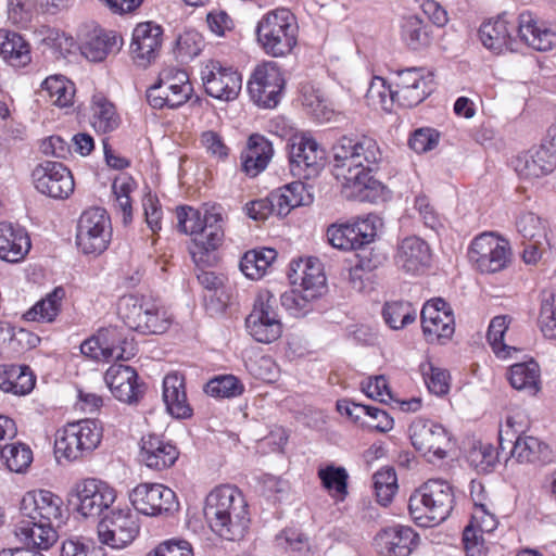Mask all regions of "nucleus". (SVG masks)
<instances>
[{
	"label": "nucleus",
	"mask_w": 556,
	"mask_h": 556,
	"mask_svg": "<svg viewBox=\"0 0 556 556\" xmlns=\"http://www.w3.org/2000/svg\"><path fill=\"white\" fill-rule=\"evenodd\" d=\"M290 170L293 176L309 179L324 166L325 150L308 136H294L289 143Z\"/></svg>",
	"instance_id": "f3484780"
},
{
	"label": "nucleus",
	"mask_w": 556,
	"mask_h": 556,
	"mask_svg": "<svg viewBox=\"0 0 556 556\" xmlns=\"http://www.w3.org/2000/svg\"><path fill=\"white\" fill-rule=\"evenodd\" d=\"M204 517L211 530L228 541L242 540L251 521L242 492L229 484L217 486L207 494Z\"/></svg>",
	"instance_id": "f03ea898"
},
{
	"label": "nucleus",
	"mask_w": 556,
	"mask_h": 556,
	"mask_svg": "<svg viewBox=\"0 0 556 556\" xmlns=\"http://www.w3.org/2000/svg\"><path fill=\"white\" fill-rule=\"evenodd\" d=\"M298 25L290 10L281 8L265 14L257 24V40L267 54L283 56L296 45Z\"/></svg>",
	"instance_id": "20e7f679"
},
{
	"label": "nucleus",
	"mask_w": 556,
	"mask_h": 556,
	"mask_svg": "<svg viewBox=\"0 0 556 556\" xmlns=\"http://www.w3.org/2000/svg\"><path fill=\"white\" fill-rule=\"evenodd\" d=\"M62 498L48 490L27 492L21 502V513L26 519L56 522L62 521Z\"/></svg>",
	"instance_id": "b1692460"
},
{
	"label": "nucleus",
	"mask_w": 556,
	"mask_h": 556,
	"mask_svg": "<svg viewBox=\"0 0 556 556\" xmlns=\"http://www.w3.org/2000/svg\"><path fill=\"white\" fill-rule=\"evenodd\" d=\"M112 239L111 219L106 211L91 207L83 212L77 223L76 244L84 254L100 255Z\"/></svg>",
	"instance_id": "6e6552de"
},
{
	"label": "nucleus",
	"mask_w": 556,
	"mask_h": 556,
	"mask_svg": "<svg viewBox=\"0 0 556 556\" xmlns=\"http://www.w3.org/2000/svg\"><path fill=\"white\" fill-rule=\"evenodd\" d=\"M517 24H510L505 15L483 23L479 29L483 46L496 53L505 50L515 51L517 43Z\"/></svg>",
	"instance_id": "bb28decb"
},
{
	"label": "nucleus",
	"mask_w": 556,
	"mask_h": 556,
	"mask_svg": "<svg viewBox=\"0 0 556 556\" xmlns=\"http://www.w3.org/2000/svg\"><path fill=\"white\" fill-rule=\"evenodd\" d=\"M516 228L526 241L541 242L546 240V226L541 217L532 212L520 214L516 220Z\"/></svg>",
	"instance_id": "13d9d810"
},
{
	"label": "nucleus",
	"mask_w": 556,
	"mask_h": 556,
	"mask_svg": "<svg viewBox=\"0 0 556 556\" xmlns=\"http://www.w3.org/2000/svg\"><path fill=\"white\" fill-rule=\"evenodd\" d=\"M207 395L230 399L241 395L244 391L242 382L233 375H223L211 379L204 388Z\"/></svg>",
	"instance_id": "6e6d98bb"
},
{
	"label": "nucleus",
	"mask_w": 556,
	"mask_h": 556,
	"mask_svg": "<svg viewBox=\"0 0 556 556\" xmlns=\"http://www.w3.org/2000/svg\"><path fill=\"white\" fill-rule=\"evenodd\" d=\"M508 379L514 389L534 395L540 389L539 364L534 361L514 364L509 368Z\"/></svg>",
	"instance_id": "c03bdc74"
},
{
	"label": "nucleus",
	"mask_w": 556,
	"mask_h": 556,
	"mask_svg": "<svg viewBox=\"0 0 556 556\" xmlns=\"http://www.w3.org/2000/svg\"><path fill=\"white\" fill-rule=\"evenodd\" d=\"M394 261L399 268L416 274L430 265L431 249L421 238L409 236L399 243Z\"/></svg>",
	"instance_id": "cd10ccee"
},
{
	"label": "nucleus",
	"mask_w": 556,
	"mask_h": 556,
	"mask_svg": "<svg viewBox=\"0 0 556 556\" xmlns=\"http://www.w3.org/2000/svg\"><path fill=\"white\" fill-rule=\"evenodd\" d=\"M315 298L307 296L303 289H292L281 294V305L293 316H304L311 309V301Z\"/></svg>",
	"instance_id": "bf43d9fd"
},
{
	"label": "nucleus",
	"mask_w": 556,
	"mask_h": 556,
	"mask_svg": "<svg viewBox=\"0 0 556 556\" xmlns=\"http://www.w3.org/2000/svg\"><path fill=\"white\" fill-rule=\"evenodd\" d=\"M468 458L478 470L489 471L497 463L498 453L492 444L479 443L469 452Z\"/></svg>",
	"instance_id": "052dcab7"
},
{
	"label": "nucleus",
	"mask_w": 556,
	"mask_h": 556,
	"mask_svg": "<svg viewBox=\"0 0 556 556\" xmlns=\"http://www.w3.org/2000/svg\"><path fill=\"white\" fill-rule=\"evenodd\" d=\"M386 87L389 89L391 100L406 108L417 105L430 92L428 81L416 68L394 73L388 80L384 79Z\"/></svg>",
	"instance_id": "6ab92c4d"
},
{
	"label": "nucleus",
	"mask_w": 556,
	"mask_h": 556,
	"mask_svg": "<svg viewBox=\"0 0 556 556\" xmlns=\"http://www.w3.org/2000/svg\"><path fill=\"white\" fill-rule=\"evenodd\" d=\"M0 458L9 470L23 472L33 462V452L20 442L5 443L0 451Z\"/></svg>",
	"instance_id": "3c124183"
},
{
	"label": "nucleus",
	"mask_w": 556,
	"mask_h": 556,
	"mask_svg": "<svg viewBox=\"0 0 556 556\" xmlns=\"http://www.w3.org/2000/svg\"><path fill=\"white\" fill-rule=\"evenodd\" d=\"M40 151L45 155H50L59 159H66L72 154V149L65 139L61 136L52 135L43 139L40 143Z\"/></svg>",
	"instance_id": "774afa93"
},
{
	"label": "nucleus",
	"mask_w": 556,
	"mask_h": 556,
	"mask_svg": "<svg viewBox=\"0 0 556 556\" xmlns=\"http://www.w3.org/2000/svg\"><path fill=\"white\" fill-rule=\"evenodd\" d=\"M178 228L184 233L197 236L203 225V216L192 207L177 210Z\"/></svg>",
	"instance_id": "680f3d73"
},
{
	"label": "nucleus",
	"mask_w": 556,
	"mask_h": 556,
	"mask_svg": "<svg viewBox=\"0 0 556 556\" xmlns=\"http://www.w3.org/2000/svg\"><path fill=\"white\" fill-rule=\"evenodd\" d=\"M510 454L520 464H547L553 458L548 444L532 435H518Z\"/></svg>",
	"instance_id": "58836bf2"
},
{
	"label": "nucleus",
	"mask_w": 556,
	"mask_h": 556,
	"mask_svg": "<svg viewBox=\"0 0 556 556\" xmlns=\"http://www.w3.org/2000/svg\"><path fill=\"white\" fill-rule=\"evenodd\" d=\"M276 304L277 300L270 292H262L255 300L252 312L245 318L247 330L257 342L270 343L282 333Z\"/></svg>",
	"instance_id": "9b49d317"
},
{
	"label": "nucleus",
	"mask_w": 556,
	"mask_h": 556,
	"mask_svg": "<svg viewBox=\"0 0 556 556\" xmlns=\"http://www.w3.org/2000/svg\"><path fill=\"white\" fill-rule=\"evenodd\" d=\"M178 456V448L160 435L148 434L140 441V459L151 469L169 468L176 463Z\"/></svg>",
	"instance_id": "a878e982"
},
{
	"label": "nucleus",
	"mask_w": 556,
	"mask_h": 556,
	"mask_svg": "<svg viewBox=\"0 0 556 556\" xmlns=\"http://www.w3.org/2000/svg\"><path fill=\"white\" fill-rule=\"evenodd\" d=\"M276 257V250L270 248L251 250L245 252L242 256L240 261V269L248 278L257 280L265 275L267 268Z\"/></svg>",
	"instance_id": "a18cd8bd"
},
{
	"label": "nucleus",
	"mask_w": 556,
	"mask_h": 556,
	"mask_svg": "<svg viewBox=\"0 0 556 556\" xmlns=\"http://www.w3.org/2000/svg\"><path fill=\"white\" fill-rule=\"evenodd\" d=\"M35 387V377L29 367L4 365L0 370V389L14 395H25Z\"/></svg>",
	"instance_id": "ea45409f"
},
{
	"label": "nucleus",
	"mask_w": 556,
	"mask_h": 556,
	"mask_svg": "<svg viewBox=\"0 0 556 556\" xmlns=\"http://www.w3.org/2000/svg\"><path fill=\"white\" fill-rule=\"evenodd\" d=\"M418 541V535L407 526L394 525L384 528V547L392 556H408Z\"/></svg>",
	"instance_id": "37998d69"
},
{
	"label": "nucleus",
	"mask_w": 556,
	"mask_h": 556,
	"mask_svg": "<svg viewBox=\"0 0 556 556\" xmlns=\"http://www.w3.org/2000/svg\"><path fill=\"white\" fill-rule=\"evenodd\" d=\"M203 86L208 96L223 100L237 99L242 88L241 75L231 67H224L217 61L208 62L201 72Z\"/></svg>",
	"instance_id": "412c9836"
},
{
	"label": "nucleus",
	"mask_w": 556,
	"mask_h": 556,
	"mask_svg": "<svg viewBox=\"0 0 556 556\" xmlns=\"http://www.w3.org/2000/svg\"><path fill=\"white\" fill-rule=\"evenodd\" d=\"M139 529L137 515L129 508L111 509L98 525V536L112 548H124L136 539Z\"/></svg>",
	"instance_id": "f8f14e48"
},
{
	"label": "nucleus",
	"mask_w": 556,
	"mask_h": 556,
	"mask_svg": "<svg viewBox=\"0 0 556 556\" xmlns=\"http://www.w3.org/2000/svg\"><path fill=\"white\" fill-rule=\"evenodd\" d=\"M497 528V519L489 511L485 503H475L470 523L463 533L464 548L467 556H485L486 547L483 533H491Z\"/></svg>",
	"instance_id": "5701e85b"
},
{
	"label": "nucleus",
	"mask_w": 556,
	"mask_h": 556,
	"mask_svg": "<svg viewBox=\"0 0 556 556\" xmlns=\"http://www.w3.org/2000/svg\"><path fill=\"white\" fill-rule=\"evenodd\" d=\"M137 378L138 375L132 367L122 364H113L104 376L112 394L125 403L137 401L142 392Z\"/></svg>",
	"instance_id": "7c9ffc66"
},
{
	"label": "nucleus",
	"mask_w": 556,
	"mask_h": 556,
	"mask_svg": "<svg viewBox=\"0 0 556 556\" xmlns=\"http://www.w3.org/2000/svg\"><path fill=\"white\" fill-rule=\"evenodd\" d=\"M289 279L292 285H296L300 281L301 289L311 298L320 295L326 287L323 265L318 258L314 257L292 262Z\"/></svg>",
	"instance_id": "c85d7f7f"
},
{
	"label": "nucleus",
	"mask_w": 556,
	"mask_h": 556,
	"mask_svg": "<svg viewBox=\"0 0 556 556\" xmlns=\"http://www.w3.org/2000/svg\"><path fill=\"white\" fill-rule=\"evenodd\" d=\"M517 40L538 51L556 46V24L540 20L532 12H522L517 21Z\"/></svg>",
	"instance_id": "4be33fe9"
},
{
	"label": "nucleus",
	"mask_w": 556,
	"mask_h": 556,
	"mask_svg": "<svg viewBox=\"0 0 556 556\" xmlns=\"http://www.w3.org/2000/svg\"><path fill=\"white\" fill-rule=\"evenodd\" d=\"M333 175L349 200L377 202L382 194V153L370 137H341L332 147Z\"/></svg>",
	"instance_id": "f257e3e1"
},
{
	"label": "nucleus",
	"mask_w": 556,
	"mask_h": 556,
	"mask_svg": "<svg viewBox=\"0 0 556 556\" xmlns=\"http://www.w3.org/2000/svg\"><path fill=\"white\" fill-rule=\"evenodd\" d=\"M147 556H193V549L186 540H168L159 544Z\"/></svg>",
	"instance_id": "69168bd1"
},
{
	"label": "nucleus",
	"mask_w": 556,
	"mask_h": 556,
	"mask_svg": "<svg viewBox=\"0 0 556 556\" xmlns=\"http://www.w3.org/2000/svg\"><path fill=\"white\" fill-rule=\"evenodd\" d=\"M56 522L23 519L16 526L14 533L26 545L39 549H48L58 541Z\"/></svg>",
	"instance_id": "72a5a7b5"
},
{
	"label": "nucleus",
	"mask_w": 556,
	"mask_h": 556,
	"mask_svg": "<svg viewBox=\"0 0 556 556\" xmlns=\"http://www.w3.org/2000/svg\"><path fill=\"white\" fill-rule=\"evenodd\" d=\"M121 39L114 31L94 30L80 45L81 54L91 62H101L119 50Z\"/></svg>",
	"instance_id": "4c0bfd02"
},
{
	"label": "nucleus",
	"mask_w": 556,
	"mask_h": 556,
	"mask_svg": "<svg viewBox=\"0 0 556 556\" xmlns=\"http://www.w3.org/2000/svg\"><path fill=\"white\" fill-rule=\"evenodd\" d=\"M274 149L264 136L253 134L249 137L247 147L241 153L243 170L251 177L263 172L273 157Z\"/></svg>",
	"instance_id": "c9c22d12"
},
{
	"label": "nucleus",
	"mask_w": 556,
	"mask_h": 556,
	"mask_svg": "<svg viewBox=\"0 0 556 556\" xmlns=\"http://www.w3.org/2000/svg\"><path fill=\"white\" fill-rule=\"evenodd\" d=\"M516 173L523 178H539L556 168V152L547 149V144L529 150L514 161Z\"/></svg>",
	"instance_id": "c756f323"
},
{
	"label": "nucleus",
	"mask_w": 556,
	"mask_h": 556,
	"mask_svg": "<svg viewBox=\"0 0 556 556\" xmlns=\"http://www.w3.org/2000/svg\"><path fill=\"white\" fill-rule=\"evenodd\" d=\"M0 54L14 67H23L31 60L29 45L20 34L9 30H0Z\"/></svg>",
	"instance_id": "a19ab883"
},
{
	"label": "nucleus",
	"mask_w": 556,
	"mask_h": 556,
	"mask_svg": "<svg viewBox=\"0 0 556 556\" xmlns=\"http://www.w3.org/2000/svg\"><path fill=\"white\" fill-rule=\"evenodd\" d=\"M116 498L115 490L105 481L87 478L76 482L68 493V503L83 517L97 518L109 509Z\"/></svg>",
	"instance_id": "1a4fd4ad"
},
{
	"label": "nucleus",
	"mask_w": 556,
	"mask_h": 556,
	"mask_svg": "<svg viewBox=\"0 0 556 556\" xmlns=\"http://www.w3.org/2000/svg\"><path fill=\"white\" fill-rule=\"evenodd\" d=\"M283 88L282 72L273 61L258 64L248 81V91L252 100L264 108H275Z\"/></svg>",
	"instance_id": "ddd939ff"
},
{
	"label": "nucleus",
	"mask_w": 556,
	"mask_h": 556,
	"mask_svg": "<svg viewBox=\"0 0 556 556\" xmlns=\"http://www.w3.org/2000/svg\"><path fill=\"white\" fill-rule=\"evenodd\" d=\"M452 485L442 479H429L409 497L410 516L421 527H432L446 520L454 506Z\"/></svg>",
	"instance_id": "7ed1b4c3"
},
{
	"label": "nucleus",
	"mask_w": 556,
	"mask_h": 556,
	"mask_svg": "<svg viewBox=\"0 0 556 556\" xmlns=\"http://www.w3.org/2000/svg\"><path fill=\"white\" fill-rule=\"evenodd\" d=\"M98 341L104 352V362L128 361L137 353V348L132 339H129L123 330L110 326L98 331Z\"/></svg>",
	"instance_id": "f704fd0d"
},
{
	"label": "nucleus",
	"mask_w": 556,
	"mask_h": 556,
	"mask_svg": "<svg viewBox=\"0 0 556 556\" xmlns=\"http://www.w3.org/2000/svg\"><path fill=\"white\" fill-rule=\"evenodd\" d=\"M90 124L97 132H111L121 123L114 104L102 94H94L91 101Z\"/></svg>",
	"instance_id": "79ce46f5"
},
{
	"label": "nucleus",
	"mask_w": 556,
	"mask_h": 556,
	"mask_svg": "<svg viewBox=\"0 0 556 556\" xmlns=\"http://www.w3.org/2000/svg\"><path fill=\"white\" fill-rule=\"evenodd\" d=\"M102 429L93 419L67 424L58 430L54 451L59 457L74 462L89 455L100 444Z\"/></svg>",
	"instance_id": "423d86ee"
},
{
	"label": "nucleus",
	"mask_w": 556,
	"mask_h": 556,
	"mask_svg": "<svg viewBox=\"0 0 556 556\" xmlns=\"http://www.w3.org/2000/svg\"><path fill=\"white\" fill-rule=\"evenodd\" d=\"M61 556H105L100 546L85 543L79 539H68L63 542Z\"/></svg>",
	"instance_id": "0e129e2a"
},
{
	"label": "nucleus",
	"mask_w": 556,
	"mask_h": 556,
	"mask_svg": "<svg viewBox=\"0 0 556 556\" xmlns=\"http://www.w3.org/2000/svg\"><path fill=\"white\" fill-rule=\"evenodd\" d=\"M224 236L220 207L206 208L203 215V225L193 239V248L190 249L197 266L210 263V252L215 251L223 243Z\"/></svg>",
	"instance_id": "aec40b11"
},
{
	"label": "nucleus",
	"mask_w": 556,
	"mask_h": 556,
	"mask_svg": "<svg viewBox=\"0 0 556 556\" xmlns=\"http://www.w3.org/2000/svg\"><path fill=\"white\" fill-rule=\"evenodd\" d=\"M41 88L48 93L54 105L65 108L73 103L75 94L74 84L62 75L46 78L41 84Z\"/></svg>",
	"instance_id": "de8ad7c7"
},
{
	"label": "nucleus",
	"mask_w": 556,
	"mask_h": 556,
	"mask_svg": "<svg viewBox=\"0 0 556 556\" xmlns=\"http://www.w3.org/2000/svg\"><path fill=\"white\" fill-rule=\"evenodd\" d=\"M403 39L413 50H419L430 45L431 37L428 25L418 16L412 15L405 18Z\"/></svg>",
	"instance_id": "864d4df0"
},
{
	"label": "nucleus",
	"mask_w": 556,
	"mask_h": 556,
	"mask_svg": "<svg viewBox=\"0 0 556 556\" xmlns=\"http://www.w3.org/2000/svg\"><path fill=\"white\" fill-rule=\"evenodd\" d=\"M539 325L546 338L556 339V309L552 295L542 302Z\"/></svg>",
	"instance_id": "338daca9"
},
{
	"label": "nucleus",
	"mask_w": 556,
	"mask_h": 556,
	"mask_svg": "<svg viewBox=\"0 0 556 556\" xmlns=\"http://www.w3.org/2000/svg\"><path fill=\"white\" fill-rule=\"evenodd\" d=\"M409 438L418 452L439 459L446 457L453 446L452 435L447 429L430 419H415L409 427Z\"/></svg>",
	"instance_id": "4468645a"
},
{
	"label": "nucleus",
	"mask_w": 556,
	"mask_h": 556,
	"mask_svg": "<svg viewBox=\"0 0 556 556\" xmlns=\"http://www.w3.org/2000/svg\"><path fill=\"white\" fill-rule=\"evenodd\" d=\"M162 28L151 22L141 23L132 31L130 53L140 66H147L156 56L162 45Z\"/></svg>",
	"instance_id": "393cba45"
},
{
	"label": "nucleus",
	"mask_w": 556,
	"mask_h": 556,
	"mask_svg": "<svg viewBox=\"0 0 556 556\" xmlns=\"http://www.w3.org/2000/svg\"><path fill=\"white\" fill-rule=\"evenodd\" d=\"M35 189L53 199H65L74 191V179L71 172L59 162L45 161L31 172Z\"/></svg>",
	"instance_id": "a211bd4d"
},
{
	"label": "nucleus",
	"mask_w": 556,
	"mask_h": 556,
	"mask_svg": "<svg viewBox=\"0 0 556 556\" xmlns=\"http://www.w3.org/2000/svg\"><path fill=\"white\" fill-rule=\"evenodd\" d=\"M192 91V85L169 87L156 83L147 90V100L153 109H177L190 99Z\"/></svg>",
	"instance_id": "e433bc0d"
},
{
	"label": "nucleus",
	"mask_w": 556,
	"mask_h": 556,
	"mask_svg": "<svg viewBox=\"0 0 556 556\" xmlns=\"http://www.w3.org/2000/svg\"><path fill=\"white\" fill-rule=\"evenodd\" d=\"M417 309L406 301H394L384 305V323L393 330H400L413 324Z\"/></svg>",
	"instance_id": "8fccbe9b"
},
{
	"label": "nucleus",
	"mask_w": 556,
	"mask_h": 556,
	"mask_svg": "<svg viewBox=\"0 0 556 556\" xmlns=\"http://www.w3.org/2000/svg\"><path fill=\"white\" fill-rule=\"evenodd\" d=\"M117 312L129 329L141 333H162L168 327L165 312L154 300L144 295H123L118 301Z\"/></svg>",
	"instance_id": "39448f33"
},
{
	"label": "nucleus",
	"mask_w": 556,
	"mask_h": 556,
	"mask_svg": "<svg viewBox=\"0 0 556 556\" xmlns=\"http://www.w3.org/2000/svg\"><path fill=\"white\" fill-rule=\"evenodd\" d=\"M419 369L429 392L442 396L450 391V374L446 369L437 367L429 361L421 363Z\"/></svg>",
	"instance_id": "4d7b16f0"
},
{
	"label": "nucleus",
	"mask_w": 556,
	"mask_h": 556,
	"mask_svg": "<svg viewBox=\"0 0 556 556\" xmlns=\"http://www.w3.org/2000/svg\"><path fill=\"white\" fill-rule=\"evenodd\" d=\"M129 500L138 513L147 516L172 514L178 510L176 493L160 483H140L129 494Z\"/></svg>",
	"instance_id": "2eb2a0df"
},
{
	"label": "nucleus",
	"mask_w": 556,
	"mask_h": 556,
	"mask_svg": "<svg viewBox=\"0 0 556 556\" xmlns=\"http://www.w3.org/2000/svg\"><path fill=\"white\" fill-rule=\"evenodd\" d=\"M468 256L481 273L493 274L508 266L511 261V249L507 240L485 232L473 239Z\"/></svg>",
	"instance_id": "9d476101"
},
{
	"label": "nucleus",
	"mask_w": 556,
	"mask_h": 556,
	"mask_svg": "<svg viewBox=\"0 0 556 556\" xmlns=\"http://www.w3.org/2000/svg\"><path fill=\"white\" fill-rule=\"evenodd\" d=\"M318 478L323 486L330 493L333 491V496L343 501L348 495V479L349 473L345 468L328 465L318 470Z\"/></svg>",
	"instance_id": "603ef678"
},
{
	"label": "nucleus",
	"mask_w": 556,
	"mask_h": 556,
	"mask_svg": "<svg viewBox=\"0 0 556 556\" xmlns=\"http://www.w3.org/2000/svg\"><path fill=\"white\" fill-rule=\"evenodd\" d=\"M31 243L24 228L11 223H0V258L17 263L25 258Z\"/></svg>",
	"instance_id": "2f4dec72"
},
{
	"label": "nucleus",
	"mask_w": 556,
	"mask_h": 556,
	"mask_svg": "<svg viewBox=\"0 0 556 556\" xmlns=\"http://www.w3.org/2000/svg\"><path fill=\"white\" fill-rule=\"evenodd\" d=\"M302 104L320 123L331 121L334 115L333 109L329 106L321 91L313 86L305 85L302 87Z\"/></svg>",
	"instance_id": "09e8293b"
},
{
	"label": "nucleus",
	"mask_w": 556,
	"mask_h": 556,
	"mask_svg": "<svg viewBox=\"0 0 556 556\" xmlns=\"http://www.w3.org/2000/svg\"><path fill=\"white\" fill-rule=\"evenodd\" d=\"M421 328L429 343L444 344L455 331L454 315L448 304L441 298L427 301L420 312Z\"/></svg>",
	"instance_id": "dca6fc26"
},
{
	"label": "nucleus",
	"mask_w": 556,
	"mask_h": 556,
	"mask_svg": "<svg viewBox=\"0 0 556 556\" xmlns=\"http://www.w3.org/2000/svg\"><path fill=\"white\" fill-rule=\"evenodd\" d=\"M200 142L205 151L217 160H225L229 154V148L224 142L222 136L213 130L202 132Z\"/></svg>",
	"instance_id": "e2e57ef3"
},
{
	"label": "nucleus",
	"mask_w": 556,
	"mask_h": 556,
	"mask_svg": "<svg viewBox=\"0 0 556 556\" xmlns=\"http://www.w3.org/2000/svg\"><path fill=\"white\" fill-rule=\"evenodd\" d=\"M163 401L167 412L178 419L192 416L189 404L185 377L178 372L168 374L163 379Z\"/></svg>",
	"instance_id": "473e14b6"
},
{
	"label": "nucleus",
	"mask_w": 556,
	"mask_h": 556,
	"mask_svg": "<svg viewBox=\"0 0 556 556\" xmlns=\"http://www.w3.org/2000/svg\"><path fill=\"white\" fill-rule=\"evenodd\" d=\"M65 298V290L56 287L48 293L45 299L37 302L26 314L25 318L33 321L51 323L60 312L62 300Z\"/></svg>",
	"instance_id": "49530a36"
},
{
	"label": "nucleus",
	"mask_w": 556,
	"mask_h": 556,
	"mask_svg": "<svg viewBox=\"0 0 556 556\" xmlns=\"http://www.w3.org/2000/svg\"><path fill=\"white\" fill-rule=\"evenodd\" d=\"M380 217L377 214L357 216L345 223H334L327 228L328 242L344 252H358L369 247L377 239V224Z\"/></svg>",
	"instance_id": "0eeeda50"
},
{
	"label": "nucleus",
	"mask_w": 556,
	"mask_h": 556,
	"mask_svg": "<svg viewBox=\"0 0 556 556\" xmlns=\"http://www.w3.org/2000/svg\"><path fill=\"white\" fill-rule=\"evenodd\" d=\"M510 319L505 315L495 316L489 326L486 339L493 352L501 358L510 356L511 351L517 352L516 348L509 346L503 342L504 334L508 329Z\"/></svg>",
	"instance_id": "5fc2aeb1"
}]
</instances>
